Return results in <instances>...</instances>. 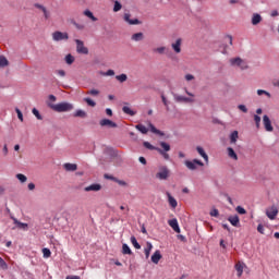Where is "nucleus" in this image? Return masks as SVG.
<instances>
[{
    "instance_id": "27",
    "label": "nucleus",
    "mask_w": 279,
    "mask_h": 279,
    "mask_svg": "<svg viewBox=\"0 0 279 279\" xmlns=\"http://www.w3.org/2000/svg\"><path fill=\"white\" fill-rule=\"evenodd\" d=\"M239 140V131H233L230 135V143H236Z\"/></svg>"
},
{
    "instance_id": "55",
    "label": "nucleus",
    "mask_w": 279,
    "mask_h": 279,
    "mask_svg": "<svg viewBox=\"0 0 279 279\" xmlns=\"http://www.w3.org/2000/svg\"><path fill=\"white\" fill-rule=\"evenodd\" d=\"M161 99H162L163 106H166V108L169 109V101L167 100V98L165 96H161Z\"/></svg>"
},
{
    "instance_id": "45",
    "label": "nucleus",
    "mask_w": 279,
    "mask_h": 279,
    "mask_svg": "<svg viewBox=\"0 0 279 279\" xmlns=\"http://www.w3.org/2000/svg\"><path fill=\"white\" fill-rule=\"evenodd\" d=\"M254 121H255V125L257 128V130L260 128V118L258 114L254 116Z\"/></svg>"
},
{
    "instance_id": "12",
    "label": "nucleus",
    "mask_w": 279,
    "mask_h": 279,
    "mask_svg": "<svg viewBox=\"0 0 279 279\" xmlns=\"http://www.w3.org/2000/svg\"><path fill=\"white\" fill-rule=\"evenodd\" d=\"M161 259H162V254L158 250L155 251V253L150 257V260L151 263H154V265H158V263H160Z\"/></svg>"
},
{
    "instance_id": "21",
    "label": "nucleus",
    "mask_w": 279,
    "mask_h": 279,
    "mask_svg": "<svg viewBox=\"0 0 279 279\" xmlns=\"http://www.w3.org/2000/svg\"><path fill=\"white\" fill-rule=\"evenodd\" d=\"M228 221H230L231 226H234L235 228L239 227L240 219L239 216H231L228 218Z\"/></svg>"
},
{
    "instance_id": "24",
    "label": "nucleus",
    "mask_w": 279,
    "mask_h": 279,
    "mask_svg": "<svg viewBox=\"0 0 279 279\" xmlns=\"http://www.w3.org/2000/svg\"><path fill=\"white\" fill-rule=\"evenodd\" d=\"M63 168L65 171H77V165L75 163H64Z\"/></svg>"
},
{
    "instance_id": "23",
    "label": "nucleus",
    "mask_w": 279,
    "mask_h": 279,
    "mask_svg": "<svg viewBox=\"0 0 279 279\" xmlns=\"http://www.w3.org/2000/svg\"><path fill=\"white\" fill-rule=\"evenodd\" d=\"M196 151H198L199 156H202V158H204L205 162H208V155L206 154V151L204 150L203 147L197 146Z\"/></svg>"
},
{
    "instance_id": "31",
    "label": "nucleus",
    "mask_w": 279,
    "mask_h": 279,
    "mask_svg": "<svg viewBox=\"0 0 279 279\" xmlns=\"http://www.w3.org/2000/svg\"><path fill=\"white\" fill-rule=\"evenodd\" d=\"M84 16H87V19H90V21H94V22L97 21V17H95V15L90 12V10H85Z\"/></svg>"
},
{
    "instance_id": "54",
    "label": "nucleus",
    "mask_w": 279,
    "mask_h": 279,
    "mask_svg": "<svg viewBox=\"0 0 279 279\" xmlns=\"http://www.w3.org/2000/svg\"><path fill=\"white\" fill-rule=\"evenodd\" d=\"M35 8H37V10H41V12H45L47 10V8H45V5L38 4V3L35 4Z\"/></svg>"
},
{
    "instance_id": "6",
    "label": "nucleus",
    "mask_w": 279,
    "mask_h": 279,
    "mask_svg": "<svg viewBox=\"0 0 279 279\" xmlns=\"http://www.w3.org/2000/svg\"><path fill=\"white\" fill-rule=\"evenodd\" d=\"M185 167L190 169V171H195L197 167H204V162H202L199 159H194V160H186L185 161Z\"/></svg>"
},
{
    "instance_id": "11",
    "label": "nucleus",
    "mask_w": 279,
    "mask_h": 279,
    "mask_svg": "<svg viewBox=\"0 0 279 279\" xmlns=\"http://www.w3.org/2000/svg\"><path fill=\"white\" fill-rule=\"evenodd\" d=\"M168 226H170V228H172L177 234H180V225L178 223V219L173 218L169 220Z\"/></svg>"
},
{
    "instance_id": "33",
    "label": "nucleus",
    "mask_w": 279,
    "mask_h": 279,
    "mask_svg": "<svg viewBox=\"0 0 279 279\" xmlns=\"http://www.w3.org/2000/svg\"><path fill=\"white\" fill-rule=\"evenodd\" d=\"M122 254H129V256H132V250L128 244L122 245Z\"/></svg>"
},
{
    "instance_id": "16",
    "label": "nucleus",
    "mask_w": 279,
    "mask_h": 279,
    "mask_svg": "<svg viewBox=\"0 0 279 279\" xmlns=\"http://www.w3.org/2000/svg\"><path fill=\"white\" fill-rule=\"evenodd\" d=\"M174 99L175 101H182L183 104H193L195 101L194 98H189L184 96H175Z\"/></svg>"
},
{
    "instance_id": "37",
    "label": "nucleus",
    "mask_w": 279,
    "mask_h": 279,
    "mask_svg": "<svg viewBox=\"0 0 279 279\" xmlns=\"http://www.w3.org/2000/svg\"><path fill=\"white\" fill-rule=\"evenodd\" d=\"M122 110H123V112H124L125 114H130V117H134V114H136V112H134L133 110H131L130 107H123Z\"/></svg>"
},
{
    "instance_id": "4",
    "label": "nucleus",
    "mask_w": 279,
    "mask_h": 279,
    "mask_svg": "<svg viewBox=\"0 0 279 279\" xmlns=\"http://www.w3.org/2000/svg\"><path fill=\"white\" fill-rule=\"evenodd\" d=\"M169 175H171V171L167 166L159 167V171L156 173L158 180H168Z\"/></svg>"
},
{
    "instance_id": "59",
    "label": "nucleus",
    "mask_w": 279,
    "mask_h": 279,
    "mask_svg": "<svg viewBox=\"0 0 279 279\" xmlns=\"http://www.w3.org/2000/svg\"><path fill=\"white\" fill-rule=\"evenodd\" d=\"M2 151H3V156H8V144H4L3 148H2Z\"/></svg>"
},
{
    "instance_id": "40",
    "label": "nucleus",
    "mask_w": 279,
    "mask_h": 279,
    "mask_svg": "<svg viewBox=\"0 0 279 279\" xmlns=\"http://www.w3.org/2000/svg\"><path fill=\"white\" fill-rule=\"evenodd\" d=\"M257 95L260 97L262 95H266V97L271 98V94L265 89H258Z\"/></svg>"
},
{
    "instance_id": "17",
    "label": "nucleus",
    "mask_w": 279,
    "mask_h": 279,
    "mask_svg": "<svg viewBox=\"0 0 279 279\" xmlns=\"http://www.w3.org/2000/svg\"><path fill=\"white\" fill-rule=\"evenodd\" d=\"M86 193H90V191L97 192V191H101V185L98 183L88 185L85 187Z\"/></svg>"
},
{
    "instance_id": "19",
    "label": "nucleus",
    "mask_w": 279,
    "mask_h": 279,
    "mask_svg": "<svg viewBox=\"0 0 279 279\" xmlns=\"http://www.w3.org/2000/svg\"><path fill=\"white\" fill-rule=\"evenodd\" d=\"M151 250H154V245L151 244V242H147L146 247L144 248V254L146 256V259L149 258V255L151 254Z\"/></svg>"
},
{
    "instance_id": "50",
    "label": "nucleus",
    "mask_w": 279,
    "mask_h": 279,
    "mask_svg": "<svg viewBox=\"0 0 279 279\" xmlns=\"http://www.w3.org/2000/svg\"><path fill=\"white\" fill-rule=\"evenodd\" d=\"M236 213H239V215H245V213H247V211L245 210V208H243L241 206H238L236 207Z\"/></svg>"
},
{
    "instance_id": "10",
    "label": "nucleus",
    "mask_w": 279,
    "mask_h": 279,
    "mask_svg": "<svg viewBox=\"0 0 279 279\" xmlns=\"http://www.w3.org/2000/svg\"><path fill=\"white\" fill-rule=\"evenodd\" d=\"M171 47L174 53H182V38H178L174 43L171 44Z\"/></svg>"
},
{
    "instance_id": "36",
    "label": "nucleus",
    "mask_w": 279,
    "mask_h": 279,
    "mask_svg": "<svg viewBox=\"0 0 279 279\" xmlns=\"http://www.w3.org/2000/svg\"><path fill=\"white\" fill-rule=\"evenodd\" d=\"M116 80H118V82H121V84H123V82H128V75L126 74L117 75Z\"/></svg>"
},
{
    "instance_id": "20",
    "label": "nucleus",
    "mask_w": 279,
    "mask_h": 279,
    "mask_svg": "<svg viewBox=\"0 0 279 279\" xmlns=\"http://www.w3.org/2000/svg\"><path fill=\"white\" fill-rule=\"evenodd\" d=\"M145 38V36L143 35V33H135L132 35L131 40H134V43H141V40H143Z\"/></svg>"
},
{
    "instance_id": "47",
    "label": "nucleus",
    "mask_w": 279,
    "mask_h": 279,
    "mask_svg": "<svg viewBox=\"0 0 279 279\" xmlns=\"http://www.w3.org/2000/svg\"><path fill=\"white\" fill-rule=\"evenodd\" d=\"M100 75L112 76V75H114V70H108L107 72H100Z\"/></svg>"
},
{
    "instance_id": "61",
    "label": "nucleus",
    "mask_w": 279,
    "mask_h": 279,
    "mask_svg": "<svg viewBox=\"0 0 279 279\" xmlns=\"http://www.w3.org/2000/svg\"><path fill=\"white\" fill-rule=\"evenodd\" d=\"M140 162L142 165H147V159H145V157H140Z\"/></svg>"
},
{
    "instance_id": "26",
    "label": "nucleus",
    "mask_w": 279,
    "mask_h": 279,
    "mask_svg": "<svg viewBox=\"0 0 279 279\" xmlns=\"http://www.w3.org/2000/svg\"><path fill=\"white\" fill-rule=\"evenodd\" d=\"M15 226L21 230H27V223L19 221L16 218L13 219Z\"/></svg>"
},
{
    "instance_id": "60",
    "label": "nucleus",
    "mask_w": 279,
    "mask_h": 279,
    "mask_svg": "<svg viewBox=\"0 0 279 279\" xmlns=\"http://www.w3.org/2000/svg\"><path fill=\"white\" fill-rule=\"evenodd\" d=\"M34 189H36V184L29 183L28 184V191H34Z\"/></svg>"
},
{
    "instance_id": "28",
    "label": "nucleus",
    "mask_w": 279,
    "mask_h": 279,
    "mask_svg": "<svg viewBox=\"0 0 279 279\" xmlns=\"http://www.w3.org/2000/svg\"><path fill=\"white\" fill-rule=\"evenodd\" d=\"M154 52L159 53L160 56H162V54L167 53V47L161 46V47L155 48Z\"/></svg>"
},
{
    "instance_id": "29",
    "label": "nucleus",
    "mask_w": 279,
    "mask_h": 279,
    "mask_svg": "<svg viewBox=\"0 0 279 279\" xmlns=\"http://www.w3.org/2000/svg\"><path fill=\"white\" fill-rule=\"evenodd\" d=\"M150 132H153V134H158L159 136H163L162 132H160V130L156 129V126H154V124L149 123L148 124Z\"/></svg>"
},
{
    "instance_id": "63",
    "label": "nucleus",
    "mask_w": 279,
    "mask_h": 279,
    "mask_svg": "<svg viewBox=\"0 0 279 279\" xmlns=\"http://www.w3.org/2000/svg\"><path fill=\"white\" fill-rule=\"evenodd\" d=\"M106 114H108V117H112V109H106Z\"/></svg>"
},
{
    "instance_id": "1",
    "label": "nucleus",
    "mask_w": 279,
    "mask_h": 279,
    "mask_svg": "<svg viewBox=\"0 0 279 279\" xmlns=\"http://www.w3.org/2000/svg\"><path fill=\"white\" fill-rule=\"evenodd\" d=\"M144 147H146V149L158 151V154H160V156H162V158H165L166 160H170L171 158L168 153L171 151V145L167 144V142H160L161 148L155 147L149 142H144Z\"/></svg>"
},
{
    "instance_id": "62",
    "label": "nucleus",
    "mask_w": 279,
    "mask_h": 279,
    "mask_svg": "<svg viewBox=\"0 0 279 279\" xmlns=\"http://www.w3.org/2000/svg\"><path fill=\"white\" fill-rule=\"evenodd\" d=\"M278 10H274V11H271V13H270V16H278Z\"/></svg>"
},
{
    "instance_id": "56",
    "label": "nucleus",
    "mask_w": 279,
    "mask_h": 279,
    "mask_svg": "<svg viewBox=\"0 0 279 279\" xmlns=\"http://www.w3.org/2000/svg\"><path fill=\"white\" fill-rule=\"evenodd\" d=\"M238 108L241 112H247V107H245V105H239Z\"/></svg>"
},
{
    "instance_id": "7",
    "label": "nucleus",
    "mask_w": 279,
    "mask_h": 279,
    "mask_svg": "<svg viewBox=\"0 0 279 279\" xmlns=\"http://www.w3.org/2000/svg\"><path fill=\"white\" fill-rule=\"evenodd\" d=\"M52 40L60 43V40H69V33L57 31L52 34Z\"/></svg>"
},
{
    "instance_id": "9",
    "label": "nucleus",
    "mask_w": 279,
    "mask_h": 279,
    "mask_svg": "<svg viewBox=\"0 0 279 279\" xmlns=\"http://www.w3.org/2000/svg\"><path fill=\"white\" fill-rule=\"evenodd\" d=\"M263 123L266 132H274V126L271 125V120L269 119V116L263 117Z\"/></svg>"
},
{
    "instance_id": "34",
    "label": "nucleus",
    "mask_w": 279,
    "mask_h": 279,
    "mask_svg": "<svg viewBox=\"0 0 279 279\" xmlns=\"http://www.w3.org/2000/svg\"><path fill=\"white\" fill-rule=\"evenodd\" d=\"M131 243L135 247V250H141V244L138 243L135 236H131Z\"/></svg>"
},
{
    "instance_id": "22",
    "label": "nucleus",
    "mask_w": 279,
    "mask_h": 279,
    "mask_svg": "<svg viewBox=\"0 0 279 279\" xmlns=\"http://www.w3.org/2000/svg\"><path fill=\"white\" fill-rule=\"evenodd\" d=\"M260 21H263V16H260L258 13H254L252 16V25H258Z\"/></svg>"
},
{
    "instance_id": "25",
    "label": "nucleus",
    "mask_w": 279,
    "mask_h": 279,
    "mask_svg": "<svg viewBox=\"0 0 279 279\" xmlns=\"http://www.w3.org/2000/svg\"><path fill=\"white\" fill-rule=\"evenodd\" d=\"M229 158H232L233 160H239V156H236V153L232 147H229L227 149Z\"/></svg>"
},
{
    "instance_id": "32",
    "label": "nucleus",
    "mask_w": 279,
    "mask_h": 279,
    "mask_svg": "<svg viewBox=\"0 0 279 279\" xmlns=\"http://www.w3.org/2000/svg\"><path fill=\"white\" fill-rule=\"evenodd\" d=\"M15 178L22 183V184H25V182H27V177L23 173H17L15 175Z\"/></svg>"
},
{
    "instance_id": "51",
    "label": "nucleus",
    "mask_w": 279,
    "mask_h": 279,
    "mask_svg": "<svg viewBox=\"0 0 279 279\" xmlns=\"http://www.w3.org/2000/svg\"><path fill=\"white\" fill-rule=\"evenodd\" d=\"M257 232H259V234H265V227L263 225H258Z\"/></svg>"
},
{
    "instance_id": "15",
    "label": "nucleus",
    "mask_w": 279,
    "mask_h": 279,
    "mask_svg": "<svg viewBox=\"0 0 279 279\" xmlns=\"http://www.w3.org/2000/svg\"><path fill=\"white\" fill-rule=\"evenodd\" d=\"M100 125L101 128H117V123H114L113 121L111 120H108V119H102L100 120Z\"/></svg>"
},
{
    "instance_id": "46",
    "label": "nucleus",
    "mask_w": 279,
    "mask_h": 279,
    "mask_svg": "<svg viewBox=\"0 0 279 279\" xmlns=\"http://www.w3.org/2000/svg\"><path fill=\"white\" fill-rule=\"evenodd\" d=\"M0 269H8V263L3 258L0 257Z\"/></svg>"
},
{
    "instance_id": "3",
    "label": "nucleus",
    "mask_w": 279,
    "mask_h": 279,
    "mask_svg": "<svg viewBox=\"0 0 279 279\" xmlns=\"http://www.w3.org/2000/svg\"><path fill=\"white\" fill-rule=\"evenodd\" d=\"M229 62L231 66H239L241 71H245V69H247V62L239 57L230 59Z\"/></svg>"
},
{
    "instance_id": "39",
    "label": "nucleus",
    "mask_w": 279,
    "mask_h": 279,
    "mask_svg": "<svg viewBox=\"0 0 279 279\" xmlns=\"http://www.w3.org/2000/svg\"><path fill=\"white\" fill-rule=\"evenodd\" d=\"M9 62H8V59L3 56H0V66L3 68V66H8Z\"/></svg>"
},
{
    "instance_id": "5",
    "label": "nucleus",
    "mask_w": 279,
    "mask_h": 279,
    "mask_svg": "<svg viewBox=\"0 0 279 279\" xmlns=\"http://www.w3.org/2000/svg\"><path fill=\"white\" fill-rule=\"evenodd\" d=\"M266 217H268V219H270V221H275V219H277L278 217V207L276 205L269 206L268 208H266Z\"/></svg>"
},
{
    "instance_id": "43",
    "label": "nucleus",
    "mask_w": 279,
    "mask_h": 279,
    "mask_svg": "<svg viewBox=\"0 0 279 279\" xmlns=\"http://www.w3.org/2000/svg\"><path fill=\"white\" fill-rule=\"evenodd\" d=\"M84 101L87 102V105H89L92 108H95V106H97V102H95L90 98H84Z\"/></svg>"
},
{
    "instance_id": "41",
    "label": "nucleus",
    "mask_w": 279,
    "mask_h": 279,
    "mask_svg": "<svg viewBox=\"0 0 279 279\" xmlns=\"http://www.w3.org/2000/svg\"><path fill=\"white\" fill-rule=\"evenodd\" d=\"M44 258H50L51 257V250L49 248H43Z\"/></svg>"
},
{
    "instance_id": "42",
    "label": "nucleus",
    "mask_w": 279,
    "mask_h": 279,
    "mask_svg": "<svg viewBox=\"0 0 279 279\" xmlns=\"http://www.w3.org/2000/svg\"><path fill=\"white\" fill-rule=\"evenodd\" d=\"M33 114L36 117V119H38V121H43V116H40V112L38 111V109L34 108Z\"/></svg>"
},
{
    "instance_id": "2",
    "label": "nucleus",
    "mask_w": 279,
    "mask_h": 279,
    "mask_svg": "<svg viewBox=\"0 0 279 279\" xmlns=\"http://www.w3.org/2000/svg\"><path fill=\"white\" fill-rule=\"evenodd\" d=\"M50 108L54 110V112H71V110H73V105L71 102H61L50 105Z\"/></svg>"
},
{
    "instance_id": "38",
    "label": "nucleus",
    "mask_w": 279,
    "mask_h": 279,
    "mask_svg": "<svg viewBox=\"0 0 279 279\" xmlns=\"http://www.w3.org/2000/svg\"><path fill=\"white\" fill-rule=\"evenodd\" d=\"M65 62H66V64H73L75 62V57L72 54H68L65 57Z\"/></svg>"
},
{
    "instance_id": "57",
    "label": "nucleus",
    "mask_w": 279,
    "mask_h": 279,
    "mask_svg": "<svg viewBox=\"0 0 279 279\" xmlns=\"http://www.w3.org/2000/svg\"><path fill=\"white\" fill-rule=\"evenodd\" d=\"M185 80L186 82H191L192 80H195V76H193V74H186Z\"/></svg>"
},
{
    "instance_id": "35",
    "label": "nucleus",
    "mask_w": 279,
    "mask_h": 279,
    "mask_svg": "<svg viewBox=\"0 0 279 279\" xmlns=\"http://www.w3.org/2000/svg\"><path fill=\"white\" fill-rule=\"evenodd\" d=\"M74 117H81V119H85L86 117V111L78 109L75 111Z\"/></svg>"
},
{
    "instance_id": "30",
    "label": "nucleus",
    "mask_w": 279,
    "mask_h": 279,
    "mask_svg": "<svg viewBox=\"0 0 279 279\" xmlns=\"http://www.w3.org/2000/svg\"><path fill=\"white\" fill-rule=\"evenodd\" d=\"M136 130H138V132H141L142 134H147V132H149V130L143 125V124H137L136 126Z\"/></svg>"
},
{
    "instance_id": "44",
    "label": "nucleus",
    "mask_w": 279,
    "mask_h": 279,
    "mask_svg": "<svg viewBox=\"0 0 279 279\" xmlns=\"http://www.w3.org/2000/svg\"><path fill=\"white\" fill-rule=\"evenodd\" d=\"M121 8H123V5H121V4L119 3V1H116V2H114V5H113V12H119V11H121Z\"/></svg>"
},
{
    "instance_id": "52",
    "label": "nucleus",
    "mask_w": 279,
    "mask_h": 279,
    "mask_svg": "<svg viewBox=\"0 0 279 279\" xmlns=\"http://www.w3.org/2000/svg\"><path fill=\"white\" fill-rule=\"evenodd\" d=\"M209 215H210V217H219V210L213 209Z\"/></svg>"
},
{
    "instance_id": "14",
    "label": "nucleus",
    "mask_w": 279,
    "mask_h": 279,
    "mask_svg": "<svg viewBox=\"0 0 279 279\" xmlns=\"http://www.w3.org/2000/svg\"><path fill=\"white\" fill-rule=\"evenodd\" d=\"M166 195L168 197L169 206L173 209L178 208V201L171 195V193L167 192Z\"/></svg>"
},
{
    "instance_id": "53",
    "label": "nucleus",
    "mask_w": 279,
    "mask_h": 279,
    "mask_svg": "<svg viewBox=\"0 0 279 279\" xmlns=\"http://www.w3.org/2000/svg\"><path fill=\"white\" fill-rule=\"evenodd\" d=\"M56 73L57 75H60V77H64L66 75V72H64V70H57Z\"/></svg>"
},
{
    "instance_id": "49",
    "label": "nucleus",
    "mask_w": 279,
    "mask_h": 279,
    "mask_svg": "<svg viewBox=\"0 0 279 279\" xmlns=\"http://www.w3.org/2000/svg\"><path fill=\"white\" fill-rule=\"evenodd\" d=\"M15 112L17 114V118L21 120V122H23V112H21V109L15 108Z\"/></svg>"
},
{
    "instance_id": "8",
    "label": "nucleus",
    "mask_w": 279,
    "mask_h": 279,
    "mask_svg": "<svg viewBox=\"0 0 279 279\" xmlns=\"http://www.w3.org/2000/svg\"><path fill=\"white\" fill-rule=\"evenodd\" d=\"M76 51L77 53H83L84 56H88V48L84 46V41L76 39Z\"/></svg>"
},
{
    "instance_id": "58",
    "label": "nucleus",
    "mask_w": 279,
    "mask_h": 279,
    "mask_svg": "<svg viewBox=\"0 0 279 279\" xmlns=\"http://www.w3.org/2000/svg\"><path fill=\"white\" fill-rule=\"evenodd\" d=\"M73 25L76 27V29H84V25L77 24L76 22H73Z\"/></svg>"
},
{
    "instance_id": "13",
    "label": "nucleus",
    "mask_w": 279,
    "mask_h": 279,
    "mask_svg": "<svg viewBox=\"0 0 279 279\" xmlns=\"http://www.w3.org/2000/svg\"><path fill=\"white\" fill-rule=\"evenodd\" d=\"M243 269H245V263L238 262L235 264V271H236L238 278H241V276H243Z\"/></svg>"
},
{
    "instance_id": "18",
    "label": "nucleus",
    "mask_w": 279,
    "mask_h": 279,
    "mask_svg": "<svg viewBox=\"0 0 279 279\" xmlns=\"http://www.w3.org/2000/svg\"><path fill=\"white\" fill-rule=\"evenodd\" d=\"M130 14L129 13H125L124 14V21L126 22V23H129V25H138L141 22L138 21V19H133V20H131L130 19Z\"/></svg>"
},
{
    "instance_id": "64",
    "label": "nucleus",
    "mask_w": 279,
    "mask_h": 279,
    "mask_svg": "<svg viewBox=\"0 0 279 279\" xmlns=\"http://www.w3.org/2000/svg\"><path fill=\"white\" fill-rule=\"evenodd\" d=\"M65 279H81L80 276H68Z\"/></svg>"
},
{
    "instance_id": "48",
    "label": "nucleus",
    "mask_w": 279,
    "mask_h": 279,
    "mask_svg": "<svg viewBox=\"0 0 279 279\" xmlns=\"http://www.w3.org/2000/svg\"><path fill=\"white\" fill-rule=\"evenodd\" d=\"M87 95H92L93 97H97V95H99V90L98 89H90L87 92Z\"/></svg>"
}]
</instances>
